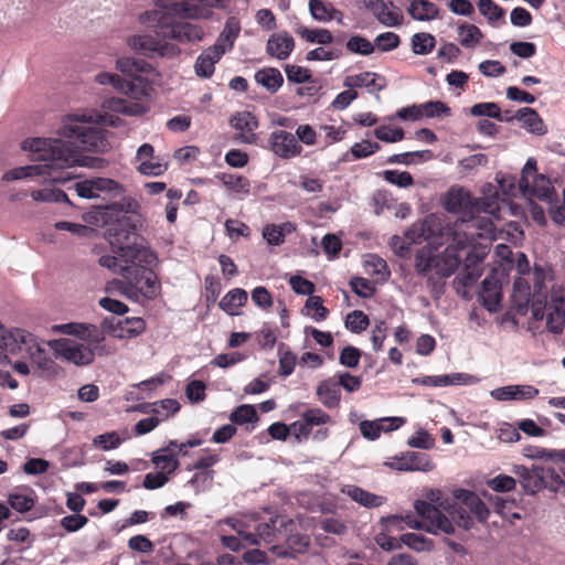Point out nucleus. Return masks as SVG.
Instances as JSON below:
<instances>
[{
    "mask_svg": "<svg viewBox=\"0 0 565 565\" xmlns=\"http://www.w3.org/2000/svg\"><path fill=\"white\" fill-rule=\"evenodd\" d=\"M100 85H111L127 98L111 97L103 102V111L73 114L66 116L58 129V135L65 139H75L83 150L104 152L109 143L105 137L104 127L117 126L118 117L108 113H119L127 116H137L146 113L147 107L139 99L147 95L145 85L129 82L117 74L99 73L95 77Z\"/></svg>",
    "mask_w": 565,
    "mask_h": 565,
    "instance_id": "nucleus-1",
    "label": "nucleus"
},
{
    "mask_svg": "<svg viewBox=\"0 0 565 565\" xmlns=\"http://www.w3.org/2000/svg\"><path fill=\"white\" fill-rule=\"evenodd\" d=\"M21 148L32 153L33 161L43 163L10 169L2 175L3 181L31 178L39 183L51 184L61 181L60 170L74 166L89 169L103 167L100 158L83 154V148L75 139L31 138L24 140Z\"/></svg>",
    "mask_w": 565,
    "mask_h": 565,
    "instance_id": "nucleus-2",
    "label": "nucleus"
},
{
    "mask_svg": "<svg viewBox=\"0 0 565 565\" xmlns=\"http://www.w3.org/2000/svg\"><path fill=\"white\" fill-rule=\"evenodd\" d=\"M475 220L470 222H455L441 232L447 236L448 246L441 253H435L429 245L419 248L415 254V269L418 275L433 280L434 276L443 279L450 277L459 267L458 252L475 246L478 238H493V227L490 223Z\"/></svg>",
    "mask_w": 565,
    "mask_h": 565,
    "instance_id": "nucleus-3",
    "label": "nucleus"
},
{
    "mask_svg": "<svg viewBox=\"0 0 565 565\" xmlns=\"http://www.w3.org/2000/svg\"><path fill=\"white\" fill-rule=\"evenodd\" d=\"M430 500L434 503L417 500L415 510L423 521L428 524V532L441 531L447 534L455 532L452 521L458 526L470 529L475 515L478 521L483 522L489 516V509L486 503L472 491L458 489L454 492V500L441 499L440 492H431Z\"/></svg>",
    "mask_w": 565,
    "mask_h": 565,
    "instance_id": "nucleus-4",
    "label": "nucleus"
},
{
    "mask_svg": "<svg viewBox=\"0 0 565 565\" xmlns=\"http://www.w3.org/2000/svg\"><path fill=\"white\" fill-rule=\"evenodd\" d=\"M217 0H157V7L164 13L158 25V34L180 42H195L203 38L196 24L183 19L207 18Z\"/></svg>",
    "mask_w": 565,
    "mask_h": 565,
    "instance_id": "nucleus-5",
    "label": "nucleus"
},
{
    "mask_svg": "<svg viewBox=\"0 0 565 565\" xmlns=\"http://www.w3.org/2000/svg\"><path fill=\"white\" fill-rule=\"evenodd\" d=\"M99 265L119 274L124 279L107 282L108 294H119L128 299L138 300L139 296L153 298L157 294V276L145 263L116 262L115 257H100Z\"/></svg>",
    "mask_w": 565,
    "mask_h": 565,
    "instance_id": "nucleus-6",
    "label": "nucleus"
},
{
    "mask_svg": "<svg viewBox=\"0 0 565 565\" xmlns=\"http://www.w3.org/2000/svg\"><path fill=\"white\" fill-rule=\"evenodd\" d=\"M135 203L114 204L113 209H118L124 214L115 223L108 225L105 236L109 242L113 255H103L102 257H115L116 262L137 263L152 265L157 257L149 248L136 243L137 234L131 217L127 215L135 211Z\"/></svg>",
    "mask_w": 565,
    "mask_h": 565,
    "instance_id": "nucleus-7",
    "label": "nucleus"
},
{
    "mask_svg": "<svg viewBox=\"0 0 565 565\" xmlns=\"http://www.w3.org/2000/svg\"><path fill=\"white\" fill-rule=\"evenodd\" d=\"M444 206L448 212L461 214V217L456 222H470L481 221L480 225L483 226L484 222L493 223L489 217L479 216L481 212L489 213L491 215L498 210L493 203L486 201L484 199L472 198L470 192L463 188H451L445 198ZM494 228V226H492Z\"/></svg>",
    "mask_w": 565,
    "mask_h": 565,
    "instance_id": "nucleus-8",
    "label": "nucleus"
},
{
    "mask_svg": "<svg viewBox=\"0 0 565 565\" xmlns=\"http://www.w3.org/2000/svg\"><path fill=\"white\" fill-rule=\"evenodd\" d=\"M532 317L542 320L546 316V327L553 333L562 332L565 324V290L556 288L551 291L550 301L542 305L533 300L531 305Z\"/></svg>",
    "mask_w": 565,
    "mask_h": 565,
    "instance_id": "nucleus-9",
    "label": "nucleus"
},
{
    "mask_svg": "<svg viewBox=\"0 0 565 565\" xmlns=\"http://www.w3.org/2000/svg\"><path fill=\"white\" fill-rule=\"evenodd\" d=\"M47 347L52 350L54 358L72 363L76 366L89 365L94 362V349L70 338L49 340Z\"/></svg>",
    "mask_w": 565,
    "mask_h": 565,
    "instance_id": "nucleus-10",
    "label": "nucleus"
},
{
    "mask_svg": "<svg viewBox=\"0 0 565 565\" xmlns=\"http://www.w3.org/2000/svg\"><path fill=\"white\" fill-rule=\"evenodd\" d=\"M520 482L524 490L531 494L539 492L544 488L555 489L559 484V476L551 468L532 466L529 469L524 466L518 467Z\"/></svg>",
    "mask_w": 565,
    "mask_h": 565,
    "instance_id": "nucleus-11",
    "label": "nucleus"
},
{
    "mask_svg": "<svg viewBox=\"0 0 565 565\" xmlns=\"http://www.w3.org/2000/svg\"><path fill=\"white\" fill-rule=\"evenodd\" d=\"M75 193L83 199L99 196L118 198L124 193V186L109 178H90L78 181L73 186Z\"/></svg>",
    "mask_w": 565,
    "mask_h": 565,
    "instance_id": "nucleus-12",
    "label": "nucleus"
},
{
    "mask_svg": "<svg viewBox=\"0 0 565 565\" xmlns=\"http://www.w3.org/2000/svg\"><path fill=\"white\" fill-rule=\"evenodd\" d=\"M23 339L18 338L17 344L19 347V352L24 348L29 359L32 364H34L38 370L46 375H56L57 374V365L56 363L46 354L45 350L40 345L36 338L23 329L21 332Z\"/></svg>",
    "mask_w": 565,
    "mask_h": 565,
    "instance_id": "nucleus-13",
    "label": "nucleus"
},
{
    "mask_svg": "<svg viewBox=\"0 0 565 565\" xmlns=\"http://www.w3.org/2000/svg\"><path fill=\"white\" fill-rule=\"evenodd\" d=\"M128 44L134 51L148 57H171L175 56L180 52L175 45L158 41L151 35H135L129 39Z\"/></svg>",
    "mask_w": 565,
    "mask_h": 565,
    "instance_id": "nucleus-14",
    "label": "nucleus"
},
{
    "mask_svg": "<svg viewBox=\"0 0 565 565\" xmlns=\"http://www.w3.org/2000/svg\"><path fill=\"white\" fill-rule=\"evenodd\" d=\"M365 7L386 28H398L404 22L402 10L392 0H370Z\"/></svg>",
    "mask_w": 565,
    "mask_h": 565,
    "instance_id": "nucleus-15",
    "label": "nucleus"
},
{
    "mask_svg": "<svg viewBox=\"0 0 565 565\" xmlns=\"http://www.w3.org/2000/svg\"><path fill=\"white\" fill-rule=\"evenodd\" d=\"M406 423L404 417L392 416L382 417L374 420H362L359 424L361 435L367 440H376L382 433H391Z\"/></svg>",
    "mask_w": 565,
    "mask_h": 565,
    "instance_id": "nucleus-16",
    "label": "nucleus"
},
{
    "mask_svg": "<svg viewBox=\"0 0 565 565\" xmlns=\"http://www.w3.org/2000/svg\"><path fill=\"white\" fill-rule=\"evenodd\" d=\"M280 526L287 523H292L291 520H286L282 516L270 518L268 522H263L256 525L254 532H246L243 534V540L247 545H259L260 542L273 543L277 540V523Z\"/></svg>",
    "mask_w": 565,
    "mask_h": 565,
    "instance_id": "nucleus-17",
    "label": "nucleus"
},
{
    "mask_svg": "<svg viewBox=\"0 0 565 565\" xmlns=\"http://www.w3.org/2000/svg\"><path fill=\"white\" fill-rule=\"evenodd\" d=\"M270 150L281 159H290L301 153L296 137L286 130H275L269 137Z\"/></svg>",
    "mask_w": 565,
    "mask_h": 565,
    "instance_id": "nucleus-18",
    "label": "nucleus"
},
{
    "mask_svg": "<svg viewBox=\"0 0 565 565\" xmlns=\"http://www.w3.org/2000/svg\"><path fill=\"white\" fill-rule=\"evenodd\" d=\"M230 125L237 134L235 140L241 143H254L255 130L258 127L257 118L249 111H238L230 119Z\"/></svg>",
    "mask_w": 565,
    "mask_h": 565,
    "instance_id": "nucleus-19",
    "label": "nucleus"
},
{
    "mask_svg": "<svg viewBox=\"0 0 565 565\" xmlns=\"http://www.w3.org/2000/svg\"><path fill=\"white\" fill-rule=\"evenodd\" d=\"M539 395V390L532 385H507L494 388L490 396L495 401H525Z\"/></svg>",
    "mask_w": 565,
    "mask_h": 565,
    "instance_id": "nucleus-20",
    "label": "nucleus"
},
{
    "mask_svg": "<svg viewBox=\"0 0 565 565\" xmlns=\"http://www.w3.org/2000/svg\"><path fill=\"white\" fill-rule=\"evenodd\" d=\"M23 329L19 328L7 329L0 322V366L10 363L9 354H18L19 347L17 340L18 338L23 339V335H20Z\"/></svg>",
    "mask_w": 565,
    "mask_h": 565,
    "instance_id": "nucleus-21",
    "label": "nucleus"
},
{
    "mask_svg": "<svg viewBox=\"0 0 565 565\" xmlns=\"http://www.w3.org/2000/svg\"><path fill=\"white\" fill-rule=\"evenodd\" d=\"M479 300L489 312H497L501 302V287L494 277H487L481 284Z\"/></svg>",
    "mask_w": 565,
    "mask_h": 565,
    "instance_id": "nucleus-22",
    "label": "nucleus"
},
{
    "mask_svg": "<svg viewBox=\"0 0 565 565\" xmlns=\"http://www.w3.org/2000/svg\"><path fill=\"white\" fill-rule=\"evenodd\" d=\"M386 85L384 77L373 72H364L356 75L347 76L344 86L352 87H365L370 93H379Z\"/></svg>",
    "mask_w": 565,
    "mask_h": 565,
    "instance_id": "nucleus-23",
    "label": "nucleus"
},
{
    "mask_svg": "<svg viewBox=\"0 0 565 565\" xmlns=\"http://www.w3.org/2000/svg\"><path fill=\"white\" fill-rule=\"evenodd\" d=\"M241 32V24L236 18L227 19L224 29L217 36L215 43L211 45L216 49L221 54H225L231 51L234 46L236 39Z\"/></svg>",
    "mask_w": 565,
    "mask_h": 565,
    "instance_id": "nucleus-24",
    "label": "nucleus"
},
{
    "mask_svg": "<svg viewBox=\"0 0 565 565\" xmlns=\"http://www.w3.org/2000/svg\"><path fill=\"white\" fill-rule=\"evenodd\" d=\"M524 196L536 198L540 201L552 202L555 194L550 179L543 174H535L527 189H519Z\"/></svg>",
    "mask_w": 565,
    "mask_h": 565,
    "instance_id": "nucleus-25",
    "label": "nucleus"
},
{
    "mask_svg": "<svg viewBox=\"0 0 565 565\" xmlns=\"http://www.w3.org/2000/svg\"><path fill=\"white\" fill-rule=\"evenodd\" d=\"M216 49L209 46L195 60L194 72L195 75L202 78H210L215 71V64L222 58Z\"/></svg>",
    "mask_w": 565,
    "mask_h": 565,
    "instance_id": "nucleus-26",
    "label": "nucleus"
},
{
    "mask_svg": "<svg viewBox=\"0 0 565 565\" xmlns=\"http://www.w3.org/2000/svg\"><path fill=\"white\" fill-rule=\"evenodd\" d=\"M295 42L288 33H277L271 35L267 42V53L278 60H286L292 52Z\"/></svg>",
    "mask_w": 565,
    "mask_h": 565,
    "instance_id": "nucleus-27",
    "label": "nucleus"
},
{
    "mask_svg": "<svg viewBox=\"0 0 565 565\" xmlns=\"http://www.w3.org/2000/svg\"><path fill=\"white\" fill-rule=\"evenodd\" d=\"M341 492L365 508H377L385 501L383 497L371 493L354 484L344 486Z\"/></svg>",
    "mask_w": 565,
    "mask_h": 565,
    "instance_id": "nucleus-28",
    "label": "nucleus"
},
{
    "mask_svg": "<svg viewBox=\"0 0 565 565\" xmlns=\"http://www.w3.org/2000/svg\"><path fill=\"white\" fill-rule=\"evenodd\" d=\"M117 68L134 78V83H143L140 81V74H147L151 71V65L141 58L120 57L116 63Z\"/></svg>",
    "mask_w": 565,
    "mask_h": 565,
    "instance_id": "nucleus-29",
    "label": "nucleus"
},
{
    "mask_svg": "<svg viewBox=\"0 0 565 565\" xmlns=\"http://www.w3.org/2000/svg\"><path fill=\"white\" fill-rule=\"evenodd\" d=\"M154 463H159L160 461H153ZM162 471L160 472H149L145 476L143 487L148 490H154L163 487L168 480L169 475L174 472L179 467L180 461H162Z\"/></svg>",
    "mask_w": 565,
    "mask_h": 565,
    "instance_id": "nucleus-30",
    "label": "nucleus"
},
{
    "mask_svg": "<svg viewBox=\"0 0 565 565\" xmlns=\"http://www.w3.org/2000/svg\"><path fill=\"white\" fill-rule=\"evenodd\" d=\"M319 401L328 408H335L340 404L341 390L332 380L322 381L317 387Z\"/></svg>",
    "mask_w": 565,
    "mask_h": 565,
    "instance_id": "nucleus-31",
    "label": "nucleus"
},
{
    "mask_svg": "<svg viewBox=\"0 0 565 565\" xmlns=\"http://www.w3.org/2000/svg\"><path fill=\"white\" fill-rule=\"evenodd\" d=\"M201 440L191 439L186 443L178 444L177 441H171L166 448L158 449L153 451L151 459H174L178 456L186 457L189 456L188 448L200 446Z\"/></svg>",
    "mask_w": 565,
    "mask_h": 565,
    "instance_id": "nucleus-32",
    "label": "nucleus"
},
{
    "mask_svg": "<svg viewBox=\"0 0 565 565\" xmlns=\"http://www.w3.org/2000/svg\"><path fill=\"white\" fill-rule=\"evenodd\" d=\"M515 119L522 121L523 126L532 134L541 136L546 132L543 120L533 108L524 107L519 109L515 113Z\"/></svg>",
    "mask_w": 565,
    "mask_h": 565,
    "instance_id": "nucleus-33",
    "label": "nucleus"
},
{
    "mask_svg": "<svg viewBox=\"0 0 565 565\" xmlns=\"http://www.w3.org/2000/svg\"><path fill=\"white\" fill-rule=\"evenodd\" d=\"M457 33L459 36L460 45L469 50L476 49L483 39V33L481 30L471 23L462 22L458 24Z\"/></svg>",
    "mask_w": 565,
    "mask_h": 565,
    "instance_id": "nucleus-34",
    "label": "nucleus"
},
{
    "mask_svg": "<svg viewBox=\"0 0 565 565\" xmlns=\"http://www.w3.org/2000/svg\"><path fill=\"white\" fill-rule=\"evenodd\" d=\"M407 11L417 21H431L439 13V9L435 3L422 0H412Z\"/></svg>",
    "mask_w": 565,
    "mask_h": 565,
    "instance_id": "nucleus-35",
    "label": "nucleus"
},
{
    "mask_svg": "<svg viewBox=\"0 0 565 565\" xmlns=\"http://www.w3.org/2000/svg\"><path fill=\"white\" fill-rule=\"evenodd\" d=\"M255 81L270 93H276L284 83L281 73L274 67L263 68L256 72Z\"/></svg>",
    "mask_w": 565,
    "mask_h": 565,
    "instance_id": "nucleus-36",
    "label": "nucleus"
},
{
    "mask_svg": "<svg viewBox=\"0 0 565 565\" xmlns=\"http://www.w3.org/2000/svg\"><path fill=\"white\" fill-rule=\"evenodd\" d=\"M435 233V221L426 218L424 222L414 224L405 232V237L409 243H420L422 239L430 241Z\"/></svg>",
    "mask_w": 565,
    "mask_h": 565,
    "instance_id": "nucleus-37",
    "label": "nucleus"
},
{
    "mask_svg": "<svg viewBox=\"0 0 565 565\" xmlns=\"http://www.w3.org/2000/svg\"><path fill=\"white\" fill-rule=\"evenodd\" d=\"M247 301V292L244 289L235 288L230 290L220 301V307L226 313L234 316L238 313V308Z\"/></svg>",
    "mask_w": 565,
    "mask_h": 565,
    "instance_id": "nucleus-38",
    "label": "nucleus"
},
{
    "mask_svg": "<svg viewBox=\"0 0 565 565\" xmlns=\"http://www.w3.org/2000/svg\"><path fill=\"white\" fill-rule=\"evenodd\" d=\"M483 256L478 253L470 252L468 253L465 263H463V280L466 285L475 284L482 275V269L480 267V263L482 262Z\"/></svg>",
    "mask_w": 565,
    "mask_h": 565,
    "instance_id": "nucleus-39",
    "label": "nucleus"
},
{
    "mask_svg": "<svg viewBox=\"0 0 565 565\" xmlns=\"http://www.w3.org/2000/svg\"><path fill=\"white\" fill-rule=\"evenodd\" d=\"M310 544V537L307 534L295 533L286 539V551L278 552L281 556L294 557L295 554L305 553Z\"/></svg>",
    "mask_w": 565,
    "mask_h": 565,
    "instance_id": "nucleus-40",
    "label": "nucleus"
},
{
    "mask_svg": "<svg viewBox=\"0 0 565 565\" xmlns=\"http://www.w3.org/2000/svg\"><path fill=\"white\" fill-rule=\"evenodd\" d=\"M78 331L79 333L76 337L87 342L86 345L94 349V351L99 348V343L105 339L104 332L95 324L81 323Z\"/></svg>",
    "mask_w": 565,
    "mask_h": 565,
    "instance_id": "nucleus-41",
    "label": "nucleus"
},
{
    "mask_svg": "<svg viewBox=\"0 0 565 565\" xmlns=\"http://www.w3.org/2000/svg\"><path fill=\"white\" fill-rule=\"evenodd\" d=\"M297 34L300 35L308 42L318 43V44H330L333 41L332 33L327 29H308L307 26H299L297 29Z\"/></svg>",
    "mask_w": 565,
    "mask_h": 565,
    "instance_id": "nucleus-42",
    "label": "nucleus"
},
{
    "mask_svg": "<svg viewBox=\"0 0 565 565\" xmlns=\"http://www.w3.org/2000/svg\"><path fill=\"white\" fill-rule=\"evenodd\" d=\"M8 503L12 509H14L18 512L24 513L34 507V498L33 492H26V491H17L12 492L8 497Z\"/></svg>",
    "mask_w": 565,
    "mask_h": 565,
    "instance_id": "nucleus-43",
    "label": "nucleus"
},
{
    "mask_svg": "<svg viewBox=\"0 0 565 565\" xmlns=\"http://www.w3.org/2000/svg\"><path fill=\"white\" fill-rule=\"evenodd\" d=\"M436 44L435 36L430 33L419 32L412 36V50L417 55L429 54Z\"/></svg>",
    "mask_w": 565,
    "mask_h": 565,
    "instance_id": "nucleus-44",
    "label": "nucleus"
},
{
    "mask_svg": "<svg viewBox=\"0 0 565 565\" xmlns=\"http://www.w3.org/2000/svg\"><path fill=\"white\" fill-rule=\"evenodd\" d=\"M471 115L473 116H487L490 118L498 119L500 121H511V116H502L500 107L495 103H479L471 107Z\"/></svg>",
    "mask_w": 565,
    "mask_h": 565,
    "instance_id": "nucleus-45",
    "label": "nucleus"
},
{
    "mask_svg": "<svg viewBox=\"0 0 565 565\" xmlns=\"http://www.w3.org/2000/svg\"><path fill=\"white\" fill-rule=\"evenodd\" d=\"M216 178L228 189H232L238 193H248L250 183L249 181L238 174L233 173H221Z\"/></svg>",
    "mask_w": 565,
    "mask_h": 565,
    "instance_id": "nucleus-46",
    "label": "nucleus"
},
{
    "mask_svg": "<svg viewBox=\"0 0 565 565\" xmlns=\"http://www.w3.org/2000/svg\"><path fill=\"white\" fill-rule=\"evenodd\" d=\"M31 198L36 202H68L66 193L51 186L32 191Z\"/></svg>",
    "mask_w": 565,
    "mask_h": 565,
    "instance_id": "nucleus-47",
    "label": "nucleus"
},
{
    "mask_svg": "<svg viewBox=\"0 0 565 565\" xmlns=\"http://www.w3.org/2000/svg\"><path fill=\"white\" fill-rule=\"evenodd\" d=\"M364 267L369 274L379 275L382 278H388L391 274L386 262L375 254L365 256Z\"/></svg>",
    "mask_w": 565,
    "mask_h": 565,
    "instance_id": "nucleus-48",
    "label": "nucleus"
},
{
    "mask_svg": "<svg viewBox=\"0 0 565 565\" xmlns=\"http://www.w3.org/2000/svg\"><path fill=\"white\" fill-rule=\"evenodd\" d=\"M345 47L355 54L360 55H371L375 51L374 42H370L367 39L361 35L351 36L345 44Z\"/></svg>",
    "mask_w": 565,
    "mask_h": 565,
    "instance_id": "nucleus-49",
    "label": "nucleus"
},
{
    "mask_svg": "<svg viewBox=\"0 0 565 565\" xmlns=\"http://www.w3.org/2000/svg\"><path fill=\"white\" fill-rule=\"evenodd\" d=\"M512 297L519 311H522L524 308L527 307L530 302V287L525 279L518 278L514 281Z\"/></svg>",
    "mask_w": 565,
    "mask_h": 565,
    "instance_id": "nucleus-50",
    "label": "nucleus"
},
{
    "mask_svg": "<svg viewBox=\"0 0 565 565\" xmlns=\"http://www.w3.org/2000/svg\"><path fill=\"white\" fill-rule=\"evenodd\" d=\"M384 463L398 471H430L435 468L433 461H385Z\"/></svg>",
    "mask_w": 565,
    "mask_h": 565,
    "instance_id": "nucleus-51",
    "label": "nucleus"
},
{
    "mask_svg": "<svg viewBox=\"0 0 565 565\" xmlns=\"http://www.w3.org/2000/svg\"><path fill=\"white\" fill-rule=\"evenodd\" d=\"M309 11L311 17L319 22H329L330 14L333 6L330 2H324L322 0H309L308 2Z\"/></svg>",
    "mask_w": 565,
    "mask_h": 565,
    "instance_id": "nucleus-52",
    "label": "nucleus"
},
{
    "mask_svg": "<svg viewBox=\"0 0 565 565\" xmlns=\"http://www.w3.org/2000/svg\"><path fill=\"white\" fill-rule=\"evenodd\" d=\"M279 353V374L281 376H289L296 366L297 356L291 351L287 350L285 344H280Z\"/></svg>",
    "mask_w": 565,
    "mask_h": 565,
    "instance_id": "nucleus-53",
    "label": "nucleus"
},
{
    "mask_svg": "<svg viewBox=\"0 0 565 565\" xmlns=\"http://www.w3.org/2000/svg\"><path fill=\"white\" fill-rule=\"evenodd\" d=\"M369 324V317L361 310H354L345 318V328L354 333H361Z\"/></svg>",
    "mask_w": 565,
    "mask_h": 565,
    "instance_id": "nucleus-54",
    "label": "nucleus"
},
{
    "mask_svg": "<svg viewBox=\"0 0 565 565\" xmlns=\"http://www.w3.org/2000/svg\"><path fill=\"white\" fill-rule=\"evenodd\" d=\"M382 175L386 182L398 188L406 189L414 184V179L407 171L385 170Z\"/></svg>",
    "mask_w": 565,
    "mask_h": 565,
    "instance_id": "nucleus-55",
    "label": "nucleus"
},
{
    "mask_svg": "<svg viewBox=\"0 0 565 565\" xmlns=\"http://www.w3.org/2000/svg\"><path fill=\"white\" fill-rule=\"evenodd\" d=\"M231 422L242 425L246 423H255L257 413L253 405L244 404L235 408L230 416Z\"/></svg>",
    "mask_w": 565,
    "mask_h": 565,
    "instance_id": "nucleus-56",
    "label": "nucleus"
},
{
    "mask_svg": "<svg viewBox=\"0 0 565 565\" xmlns=\"http://www.w3.org/2000/svg\"><path fill=\"white\" fill-rule=\"evenodd\" d=\"M180 409V404L174 398H166L159 402L152 403L151 413L158 416H161L162 419H167L170 416L178 413Z\"/></svg>",
    "mask_w": 565,
    "mask_h": 565,
    "instance_id": "nucleus-57",
    "label": "nucleus"
},
{
    "mask_svg": "<svg viewBox=\"0 0 565 565\" xmlns=\"http://www.w3.org/2000/svg\"><path fill=\"white\" fill-rule=\"evenodd\" d=\"M401 542L417 552L429 551L433 547L431 540L416 533L401 535Z\"/></svg>",
    "mask_w": 565,
    "mask_h": 565,
    "instance_id": "nucleus-58",
    "label": "nucleus"
},
{
    "mask_svg": "<svg viewBox=\"0 0 565 565\" xmlns=\"http://www.w3.org/2000/svg\"><path fill=\"white\" fill-rule=\"evenodd\" d=\"M407 445L412 448L430 449L435 446V439L427 430L419 428L408 438Z\"/></svg>",
    "mask_w": 565,
    "mask_h": 565,
    "instance_id": "nucleus-59",
    "label": "nucleus"
},
{
    "mask_svg": "<svg viewBox=\"0 0 565 565\" xmlns=\"http://www.w3.org/2000/svg\"><path fill=\"white\" fill-rule=\"evenodd\" d=\"M401 43L399 36L394 32H383L374 39L375 47L381 52H391L398 47Z\"/></svg>",
    "mask_w": 565,
    "mask_h": 565,
    "instance_id": "nucleus-60",
    "label": "nucleus"
},
{
    "mask_svg": "<svg viewBox=\"0 0 565 565\" xmlns=\"http://www.w3.org/2000/svg\"><path fill=\"white\" fill-rule=\"evenodd\" d=\"M478 9L490 22L498 21L504 15L503 9L492 0H479Z\"/></svg>",
    "mask_w": 565,
    "mask_h": 565,
    "instance_id": "nucleus-61",
    "label": "nucleus"
},
{
    "mask_svg": "<svg viewBox=\"0 0 565 565\" xmlns=\"http://www.w3.org/2000/svg\"><path fill=\"white\" fill-rule=\"evenodd\" d=\"M122 439L115 431L98 435L94 438L93 445L102 450H111L119 447Z\"/></svg>",
    "mask_w": 565,
    "mask_h": 565,
    "instance_id": "nucleus-62",
    "label": "nucleus"
},
{
    "mask_svg": "<svg viewBox=\"0 0 565 565\" xmlns=\"http://www.w3.org/2000/svg\"><path fill=\"white\" fill-rule=\"evenodd\" d=\"M374 136L385 142H397L404 139V130L397 127L380 126L374 130Z\"/></svg>",
    "mask_w": 565,
    "mask_h": 565,
    "instance_id": "nucleus-63",
    "label": "nucleus"
},
{
    "mask_svg": "<svg viewBox=\"0 0 565 565\" xmlns=\"http://www.w3.org/2000/svg\"><path fill=\"white\" fill-rule=\"evenodd\" d=\"M380 145L374 141L370 140H362L360 142H355L351 147V153L354 157V159H363L367 158L371 154L375 153L380 150Z\"/></svg>",
    "mask_w": 565,
    "mask_h": 565,
    "instance_id": "nucleus-64",
    "label": "nucleus"
}]
</instances>
